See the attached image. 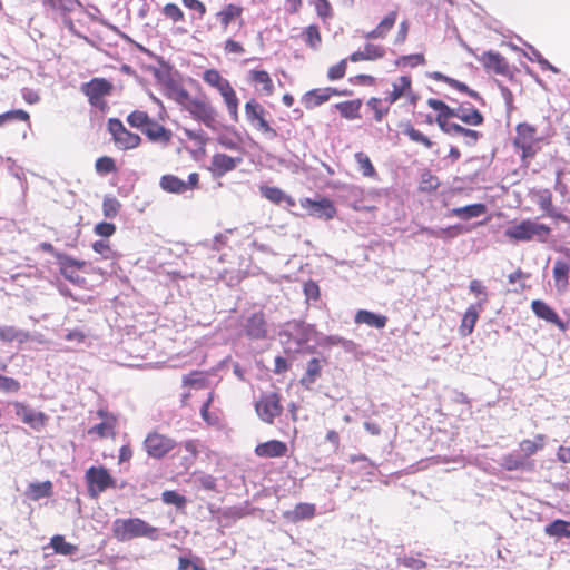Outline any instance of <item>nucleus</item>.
<instances>
[{"label":"nucleus","instance_id":"28","mask_svg":"<svg viewBox=\"0 0 570 570\" xmlns=\"http://www.w3.org/2000/svg\"><path fill=\"white\" fill-rule=\"evenodd\" d=\"M287 444L279 440H271L256 445L254 452L259 458H282L287 454Z\"/></svg>","mask_w":570,"mask_h":570},{"label":"nucleus","instance_id":"16","mask_svg":"<svg viewBox=\"0 0 570 570\" xmlns=\"http://www.w3.org/2000/svg\"><path fill=\"white\" fill-rule=\"evenodd\" d=\"M313 333L314 327L312 325L297 320H292L285 323L282 331L283 336L287 337L288 341L295 342L299 347L311 341Z\"/></svg>","mask_w":570,"mask_h":570},{"label":"nucleus","instance_id":"39","mask_svg":"<svg viewBox=\"0 0 570 570\" xmlns=\"http://www.w3.org/2000/svg\"><path fill=\"white\" fill-rule=\"evenodd\" d=\"M53 493L52 482L47 480L43 482L30 483L26 490V497L32 501L49 498Z\"/></svg>","mask_w":570,"mask_h":570},{"label":"nucleus","instance_id":"15","mask_svg":"<svg viewBox=\"0 0 570 570\" xmlns=\"http://www.w3.org/2000/svg\"><path fill=\"white\" fill-rule=\"evenodd\" d=\"M159 185L163 190L171 194H183L186 190L196 189L199 185V175L191 173L188 176V181H184L175 175L167 174L160 177Z\"/></svg>","mask_w":570,"mask_h":570},{"label":"nucleus","instance_id":"10","mask_svg":"<svg viewBox=\"0 0 570 570\" xmlns=\"http://www.w3.org/2000/svg\"><path fill=\"white\" fill-rule=\"evenodd\" d=\"M114 85L106 78H92L90 81L81 85V92L88 98L91 106L102 108L104 98L111 95Z\"/></svg>","mask_w":570,"mask_h":570},{"label":"nucleus","instance_id":"51","mask_svg":"<svg viewBox=\"0 0 570 570\" xmlns=\"http://www.w3.org/2000/svg\"><path fill=\"white\" fill-rule=\"evenodd\" d=\"M10 121H30V116L22 109L10 110L0 115V127H3Z\"/></svg>","mask_w":570,"mask_h":570},{"label":"nucleus","instance_id":"31","mask_svg":"<svg viewBox=\"0 0 570 570\" xmlns=\"http://www.w3.org/2000/svg\"><path fill=\"white\" fill-rule=\"evenodd\" d=\"M316 514V505L313 503L302 502L294 507L293 510L285 511L283 517L285 520L297 523L303 520L313 519Z\"/></svg>","mask_w":570,"mask_h":570},{"label":"nucleus","instance_id":"4","mask_svg":"<svg viewBox=\"0 0 570 570\" xmlns=\"http://www.w3.org/2000/svg\"><path fill=\"white\" fill-rule=\"evenodd\" d=\"M551 233V228L532 219H523L519 224L505 229V236L513 242H529L534 238L543 240Z\"/></svg>","mask_w":570,"mask_h":570},{"label":"nucleus","instance_id":"22","mask_svg":"<svg viewBox=\"0 0 570 570\" xmlns=\"http://www.w3.org/2000/svg\"><path fill=\"white\" fill-rule=\"evenodd\" d=\"M242 163L240 157H230L223 153L213 155L208 170L214 177H223L225 174L234 170Z\"/></svg>","mask_w":570,"mask_h":570},{"label":"nucleus","instance_id":"36","mask_svg":"<svg viewBox=\"0 0 570 570\" xmlns=\"http://www.w3.org/2000/svg\"><path fill=\"white\" fill-rule=\"evenodd\" d=\"M570 266L567 262L557 259L553 265L552 276L554 286L559 292H564L569 284Z\"/></svg>","mask_w":570,"mask_h":570},{"label":"nucleus","instance_id":"57","mask_svg":"<svg viewBox=\"0 0 570 570\" xmlns=\"http://www.w3.org/2000/svg\"><path fill=\"white\" fill-rule=\"evenodd\" d=\"M121 204L115 197H105L102 200V213L107 218H114L118 215Z\"/></svg>","mask_w":570,"mask_h":570},{"label":"nucleus","instance_id":"45","mask_svg":"<svg viewBox=\"0 0 570 570\" xmlns=\"http://www.w3.org/2000/svg\"><path fill=\"white\" fill-rule=\"evenodd\" d=\"M322 375V365L318 358L314 357L308 361L306 372L301 379V384L303 386L309 387L312 384L316 382V380Z\"/></svg>","mask_w":570,"mask_h":570},{"label":"nucleus","instance_id":"44","mask_svg":"<svg viewBox=\"0 0 570 570\" xmlns=\"http://www.w3.org/2000/svg\"><path fill=\"white\" fill-rule=\"evenodd\" d=\"M485 212H487V206L484 204L478 203V204L466 205L464 207L453 208L451 210V215L456 216L459 218H463V219H470V218L479 217V216L483 215Z\"/></svg>","mask_w":570,"mask_h":570},{"label":"nucleus","instance_id":"34","mask_svg":"<svg viewBox=\"0 0 570 570\" xmlns=\"http://www.w3.org/2000/svg\"><path fill=\"white\" fill-rule=\"evenodd\" d=\"M547 436L544 434H537L533 439H523L519 443V452L522 458L530 460V458L537 454L546 446Z\"/></svg>","mask_w":570,"mask_h":570},{"label":"nucleus","instance_id":"8","mask_svg":"<svg viewBox=\"0 0 570 570\" xmlns=\"http://www.w3.org/2000/svg\"><path fill=\"white\" fill-rule=\"evenodd\" d=\"M107 129L111 135L115 146L119 150L135 149L141 144V137L138 134L128 130L118 118H109Z\"/></svg>","mask_w":570,"mask_h":570},{"label":"nucleus","instance_id":"24","mask_svg":"<svg viewBox=\"0 0 570 570\" xmlns=\"http://www.w3.org/2000/svg\"><path fill=\"white\" fill-rule=\"evenodd\" d=\"M340 94L337 89L331 87L312 89L304 95L303 104L306 109H314L328 101L332 96Z\"/></svg>","mask_w":570,"mask_h":570},{"label":"nucleus","instance_id":"21","mask_svg":"<svg viewBox=\"0 0 570 570\" xmlns=\"http://www.w3.org/2000/svg\"><path fill=\"white\" fill-rule=\"evenodd\" d=\"M391 106L385 97L368 98L365 102L366 119L371 122H382L390 114Z\"/></svg>","mask_w":570,"mask_h":570},{"label":"nucleus","instance_id":"55","mask_svg":"<svg viewBox=\"0 0 570 570\" xmlns=\"http://www.w3.org/2000/svg\"><path fill=\"white\" fill-rule=\"evenodd\" d=\"M396 66L403 67H417L426 63L425 57L423 53H413L401 56L395 61Z\"/></svg>","mask_w":570,"mask_h":570},{"label":"nucleus","instance_id":"9","mask_svg":"<svg viewBox=\"0 0 570 570\" xmlns=\"http://www.w3.org/2000/svg\"><path fill=\"white\" fill-rule=\"evenodd\" d=\"M255 411L263 422L272 424L283 413L279 393H263L255 404Z\"/></svg>","mask_w":570,"mask_h":570},{"label":"nucleus","instance_id":"18","mask_svg":"<svg viewBox=\"0 0 570 570\" xmlns=\"http://www.w3.org/2000/svg\"><path fill=\"white\" fill-rule=\"evenodd\" d=\"M246 336L250 340H265L268 333L266 315L263 311L252 313L243 325Z\"/></svg>","mask_w":570,"mask_h":570},{"label":"nucleus","instance_id":"64","mask_svg":"<svg viewBox=\"0 0 570 570\" xmlns=\"http://www.w3.org/2000/svg\"><path fill=\"white\" fill-rule=\"evenodd\" d=\"M568 183H570V169L558 171L557 179H556V186H557V189L562 195H566L569 193Z\"/></svg>","mask_w":570,"mask_h":570},{"label":"nucleus","instance_id":"26","mask_svg":"<svg viewBox=\"0 0 570 570\" xmlns=\"http://www.w3.org/2000/svg\"><path fill=\"white\" fill-rule=\"evenodd\" d=\"M98 416L102 419V422L91 426L88 430V434H96L98 438L104 439L116 435L115 429L117 420L114 415H110L105 410H99L97 412Z\"/></svg>","mask_w":570,"mask_h":570},{"label":"nucleus","instance_id":"7","mask_svg":"<svg viewBox=\"0 0 570 570\" xmlns=\"http://www.w3.org/2000/svg\"><path fill=\"white\" fill-rule=\"evenodd\" d=\"M88 494L90 498L97 499L107 489L116 488V480L109 471L100 466H90L85 474Z\"/></svg>","mask_w":570,"mask_h":570},{"label":"nucleus","instance_id":"13","mask_svg":"<svg viewBox=\"0 0 570 570\" xmlns=\"http://www.w3.org/2000/svg\"><path fill=\"white\" fill-rule=\"evenodd\" d=\"M411 76H400L392 81V90L387 91L385 98L393 105L401 98H405L411 105H416L419 96L413 90Z\"/></svg>","mask_w":570,"mask_h":570},{"label":"nucleus","instance_id":"60","mask_svg":"<svg viewBox=\"0 0 570 570\" xmlns=\"http://www.w3.org/2000/svg\"><path fill=\"white\" fill-rule=\"evenodd\" d=\"M174 100L185 110L195 97H193L187 89L183 87L175 88L173 90Z\"/></svg>","mask_w":570,"mask_h":570},{"label":"nucleus","instance_id":"1","mask_svg":"<svg viewBox=\"0 0 570 570\" xmlns=\"http://www.w3.org/2000/svg\"><path fill=\"white\" fill-rule=\"evenodd\" d=\"M126 121L132 128L141 130L147 139L154 144L168 146L173 140V131L153 119L144 110L131 111Z\"/></svg>","mask_w":570,"mask_h":570},{"label":"nucleus","instance_id":"3","mask_svg":"<svg viewBox=\"0 0 570 570\" xmlns=\"http://www.w3.org/2000/svg\"><path fill=\"white\" fill-rule=\"evenodd\" d=\"M542 139L538 136L537 127L528 122H520L515 126L513 146L521 151V161L534 158L540 151Z\"/></svg>","mask_w":570,"mask_h":570},{"label":"nucleus","instance_id":"48","mask_svg":"<svg viewBox=\"0 0 570 570\" xmlns=\"http://www.w3.org/2000/svg\"><path fill=\"white\" fill-rule=\"evenodd\" d=\"M183 385L193 389H205L208 386L207 373L203 371H193L183 376Z\"/></svg>","mask_w":570,"mask_h":570},{"label":"nucleus","instance_id":"20","mask_svg":"<svg viewBox=\"0 0 570 570\" xmlns=\"http://www.w3.org/2000/svg\"><path fill=\"white\" fill-rule=\"evenodd\" d=\"M16 415L31 429L39 430L47 423L48 416L43 412H37L22 402H13Z\"/></svg>","mask_w":570,"mask_h":570},{"label":"nucleus","instance_id":"32","mask_svg":"<svg viewBox=\"0 0 570 570\" xmlns=\"http://www.w3.org/2000/svg\"><path fill=\"white\" fill-rule=\"evenodd\" d=\"M397 16V10L390 11L373 30L365 33V39H384L395 26Z\"/></svg>","mask_w":570,"mask_h":570},{"label":"nucleus","instance_id":"61","mask_svg":"<svg viewBox=\"0 0 570 570\" xmlns=\"http://www.w3.org/2000/svg\"><path fill=\"white\" fill-rule=\"evenodd\" d=\"M0 338L4 341H14L18 340L20 342L28 338V333L22 331H18L13 327L0 328Z\"/></svg>","mask_w":570,"mask_h":570},{"label":"nucleus","instance_id":"30","mask_svg":"<svg viewBox=\"0 0 570 570\" xmlns=\"http://www.w3.org/2000/svg\"><path fill=\"white\" fill-rule=\"evenodd\" d=\"M386 53V50L383 46L367 42L365 43L363 50L355 51L350 55L347 58L352 62L358 61H375L382 59Z\"/></svg>","mask_w":570,"mask_h":570},{"label":"nucleus","instance_id":"40","mask_svg":"<svg viewBox=\"0 0 570 570\" xmlns=\"http://www.w3.org/2000/svg\"><path fill=\"white\" fill-rule=\"evenodd\" d=\"M480 60L484 68L493 70L495 73H504L508 70V63L499 52H484Z\"/></svg>","mask_w":570,"mask_h":570},{"label":"nucleus","instance_id":"50","mask_svg":"<svg viewBox=\"0 0 570 570\" xmlns=\"http://www.w3.org/2000/svg\"><path fill=\"white\" fill-rule=\"evenodd\" d=\"M304 42L313 50H317L322 43V36L318 26L309 24L303 31Z\"/></svg>","mask_w":570,"mask_h":570},{"label":"nucleus","instance_id":"56","mask_svg":"<svg viewBox=\"0 0 570 570\" xmlns=\"http://www.w3.org/2000/svg\"><path fill=\"white\" fill-rule=\"evenodd\" d=\"M161 500L166 504H173L178 509L186 505L187 499L174 490H166L161 493Z\"/></svg>","mask_w":570,"mask_h":570},{"label":"nucleus","instance_id":"47","mask_svg":"<svg viewBox=\"0 0 570 570\" xmlns=\"http://www.w3.org/2000/svg\"><path fill=\"white\" fill-rule=\"evenodd\" d=\"M50 546L56 553L62 556H72L78 551V547L67 542L65 537L61 534L53 535L50 540Z\"/></svg>","mask_w":570,"mask_h":570},{"label":"nucleus","instance_id":"41","mask_svg":"<svg viewBox=\"0 0 570 570\" xmlns=\"http://www.w3.org/2000/svg\"><path fill=\"white\" fill-rule=\"evenodd\" d=\"M336 110L340 112L341 117L347 119V120H354L361 118V108H362V100L361 99H353V100H346L342 101L335 105Z\"/></svg>","mask_w":570,"mask_h":570},{"label":"nucleus","instance_id":"38","mask_svg":"<svg viewBox=\"0 0 570 570\" xmlns=\"http://www.w3.org/2000/svg\"><path fill=\"white\" fill-rule=\"evenodd\" d=\"M455 118L460 119L468 126H481L484 122V116L473 107L459 106L456 108Z\"/></svg>","mask_w":570,"mask_h":570},{"label":"nucleus","instance_id":"33","mask_svg":"<svg viewBox=\"0 0 570 570\" xmlns=\"http://www.w3.org/2000/svg\"><path fill=\"white\" fill-rule=\"evenodd\" d=\"M482 303L470 305L461 321L459 326V333L461 336L465 337L472 334L474 326L479 320V314L482 311Z\"/></svg>","mask_w":570,"mask_h":570},{"label":"nucleus","instance_id":"5","mask_svg":"<svg viewBox=\"0 0 570 570\" xmlns=\"http://www.w3.org/2000/svg\"><path fill=\"white\" fill-rule=\"evenodd\" d=\"M244 111L247 121L264 135L265 138L273 140L278 136L276 129L271 126L266 118L268 115L267 110L255 98H250L245 102Z\"/></svg>","mask_w":570,"mask_h":570},{"label":"nucleus","instance_id":"29","mask_svg":"<svg viewBox=\"0 0 570 570\" xmlns=\"http://www.w3.org/2000/svg\"><path fill=\"white\" fill-rule=\"evenodd\" d=\"M501 466L509 472L512 471H533L534 463L531 460L522 458L521 453L511 452L502 456Z\"/></svg>","mask_w":570,"mask_h":570},{"label":"nucleus","instance_id":"54","mask_svg":"<svg viewBox=\"0 0 570 570\" xmlns=\"http://www.w3.org/2000/svg\"><path fill=\"white\" fill-rule=\"evenodd\" d=\"M95 169L99 175H108L117 171L114 158L109 156L99 157L95 163Z\"/></svg>","mask_w":570,"mask_h":570},{"label":"nucleus","instance_id":"35","mask_svg":"<svg viewBox=\"0 0 570 570\" xmlns=\"http://www.w3.org/2000/svg\"><path fill=\"white\" fill-rule=\"evenodd\" d=\"M354 322L356 324H366L370 327L381 330L386 326L387 317L367 309H358L355 313Z\"/></svg>","mask_w":570,"mask_h":570},{"label":"nucleus","instance_id":"23","mask_svg":"<svg viewBox=\"0 0 570 570\" xmlns=\"http://www.w3.org/2000/svg\"><path fill=\"white\" fill-rule=\"evenodd\" d=\"M57 263L60 274L68 281L77 283L79 281L78 271L86 266L85 261H78L66 254H57Z\"/></svg>","mask_w":570,"mask_h":570},{"label":"nucleus","instance_id":"25","mask_svg":"<svg viewBox=\"0 0 570 570\" xmlns=\"http://www.w3.org/2000/svg\"><path fill=\"white\" fill-rule=\"evenodd\" d=\"M426 104L430 108L438 112L435 122L441 130L445 129V127L451 124L449 120L454 118L456 115V108L449 107L444 101L440 99L430 98L428 99Z\"/></svg>","mask_w":570,"mask_h":570},{"label":"nucleus","instance_id":"49","mask_svg":"<svg viewBox=\"0 0 570 570\" xmlns=\"http://www.w3.org/2000/svg\"><path fill=\"white\" fill-rule=\"evenodd\" d=\"M354 159L358 166V170L364 177L367 178H376L377 171L375 167L373 166L368 155H366L363 151H357L354 155Z\"/></svg>","mask_w":570,"mask_h":570},{"label":"nucleus","instance_id":"52","mask_svg":"<svg viewBox=\"0 0 570 570\" xmlns=\"http://www.w3.org/2000/svg\"><path fill=\"white\" fill-rule=\"evenodd\" d=\"M161 13L174 23L185 21V13L176 3H166L163 7Z\"/></svg>","mask_w":570,"mask_h":570},{"label":"nucleus","instance_id":"53","mask_svg":"<svg viewBox=\"0 0 570 570\" xmlns=\"http://www.w3.org/2000/svg\"><path fill=\"white\" fill-rule=\"evenodd\" d=\"M440 180L435 175H432L429 170H425L421 175L419 188L421 191L431 193L438 189Z\"/></svg>","mask_w":570,"mask_h":570},{"label":"nucleus","instance_id":"37","mask_svg":"<svg viewBox=\"0 0 570 570\" xmlns=\"http://www.w3.org/2000/svg\"><path fill=\"white\" fill-rule=\"evenodd\" d=\"M261 195L272 202L275 205H281L282 203H286L288 206H295V200L289 195L285 194L278 187L271 186H261L259 187Z\"/></svg>","mask_w":570,"mask_h":570},{"label":"nucleus","instance_id":"59","mask_svg":"<svg viewBox=\"0 0 570 570\" xmlns=\"http://www.w3.org/2000/svg\"><path fill=\"white\" fill-rule=\"evenodd\" d=\"M347 59H342L337 63L331 66L327 70V78L332 81L342 79L346 73Z\"/></svg>","mask_w":570,"mask_h":570},{"label":"nucleus","instance_id":"27","mask_svg":"<svg viewBox=\"0 0 570 570\" xmlns=\"http://www.w3.org/2000/svg\"><path fill=\"white\" fill-rule=\"evenodd\" d=\"M531 308L537 317L542 318L546 322L551 323L561 330L566 328L564 322L559 317L558 313L552 307H550L546 302L534 299L531 303Z\"/></svg>","mask_w":570,"mask_h":570},{"label":"nucleus","instance_id":"6","mask_svg":"<svg viewBox=\"0 0 570 570\" xmlns=\"http://www.w3.org/2000/svg\"><path fill=\"white\" fill-rule=\"evenodd\" d=\"M142 445L148 456L161 460L173 453L178 443L174 438L153 430L146 435Z\"/></svg>","mask_w":570,"mask_h":570},{"label":"nucleus","instance_id":"14","mask_svg":"<svg viewBox=\"0 0 570 570\" xmlns=\"http://www.w3.org/2000/svg\"><path fill=\"white\" fill-rule=\"evenodd\" d=\"M299 205L302 208L306 209L311 216H315L321 219H333L336 214L337 209L334 205V203L326 197H322L318 200H314L311 198H302L299 200Z\"/></svg>","mask_w":570,"mask_h":570},{"label":"nucleus","instance_id":"12","mask_svg":"<svg viewBox=\"0 0 570 570\" xmlns=\"http://www.w3.org/2000/svg\"><path fill=\"white\" fill-rule=\"evenodd\" d=\"M212 88L219 92L230 119L237 122L239 120V99L229 80L222 76L213 83Z\"/></svg>","mask_w":570,"mask_h":570},{"label":"nucleus","instance_id":"46","mask_svg":"<svg viewBox=\"0 0 570 570\" xmlns=\"http://www.w3.org/2000/svg\"><path fill=\"white\" fill-rule=\"evenodd\" d=\"M544 533L553 538H570V521L557 519L544 528Z\"/></svg>","mask_w":570,"mask_h":570},{"label":"nucleus","instance_id":"62","mask_svg":"<svg viewBox=\"0 0 570 570\" xmlns=\"http://www.w3.org/2000/svg\"><path fill=\"white\" fill-rule=\"evenodd\" d=\"M92 249L100 254L105 259H114L116 253L111 249L110 244L107 240H96L92 244Z\"/></svg>","mask_w":570,"mask_h":570},{"label":"nucleus","instance_id":"17","mask_svg":"<svg viewBox=\"0 0 570 570\" xmlns=\"http://www.w3.org/2000/svg\"><path fill=\"white\" fill-rule=\"evenodd\" d=\"M246 79L258 96L269 97L275 92L273 79L264 69L248 70Z\"/></svg>","mask_w":570,"mask_h":570},{"label":"nucleus","instance_id":"19","mask_svg":"<svg viewBox=\"0 0 570 570\" xmlns=\"http://www.w3.org/2000/svg\"><path fill=\"white\" fill-rule=\"evenodd\" d=\"M243 13V6L238 3H226L216 12L215 17L220 29L227 31L229 26L234 22H238L239 26L244 24Z\"/></svg>","mask_w":570,"mask_h":570},{"label":"nucleus","instance_id":"11","mask_svg":"<svg viewBox=\"0 0 570 570\" xmlns=\"http://www.w3.org/2000/svg\"><path fill=\"white\" fill-rule=\"evenodd\" d=\"M185 111H187L193 119L204 124L207 128L215 129L217 111L206 99L195 97L193 101L186 106Z\"/></svg>","mask_w":570,"mask_h":570},{"label":"nucleus","instance_id":"63","mask_svg":"<svg viewBox=\"0 0 570 570\" xmlns=\"http://www.w3.org/2000/svg\"><path fill=\"white\" fill-rule=\"evenodd\" d=\"M200 416L209 426H218L220 424L219 413L209 411L208 404H203L200 409Z\"/></svg>","mask_w":570,"mask_h":570},{"label":"nucleus","instance_id":"43","mask_svg":"<svg viewBox=\"0 0 570 570\" xmlns=\"http://www.w3.org/2000/svg\"><path fill=\"white\" fill-rule=\"evenodd\" d=\"M402 132L407 136L411 141L421 145L426 149H430L433 146V141L421 130L416 129L411 122L403 125Z\"/></svg>","mask_w":570,"mask_h":570},{"label":"nucleus","instance_id":"42","mask_svg":"<svg viewBox=\"0 0 570 570\" xmlns=\"http://www.w3.org/2000/svg\"><path fill=\"white\" fill-rule=\"evenodd\" d=\"M444 134L448 135H461L464 138H466L468 145H475V142L481 138V132L465 128L459 124L451 122L445 127V129L442 130Z\"/></svg>","mask_w":570,"mask_h":570},{"label":"nucleus","instance_id":"2","mask_svg":"<svg viewBox=\"0 0 570 570\" xmlns=\"http://www.w3.org/2000/svg\"><path fill=\"white\" fill-rule=\"evenodd\" d=\"M112 535L121 542L135 538H147L154 541L159 538V531L140 518L116 519L112 523Z\"/></svg>","mask_w":570,"mask_h":570},{"label":"nucleus","instance_id":"58","mask_svg":"<svg viewBox=\"0 0 570 570\" xmlns=\"http://www.w3.org/2000/svg\"><path fill=\"white\" fill-rule=\"evenodd\" d=\"M539 207L544 210L551 217H562V215L557 214L553 208L552 195L550 191H543L538 200Z\"/></svg>","mask_w":570,"mask_h":570}]
</instances>
